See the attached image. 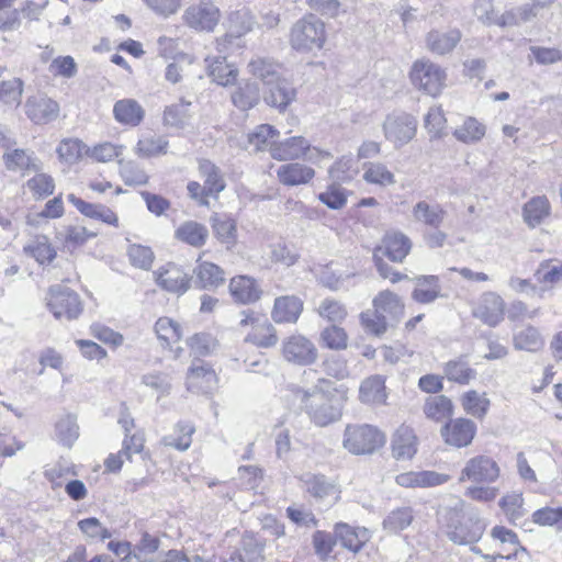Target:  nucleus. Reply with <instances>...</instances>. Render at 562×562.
<instances>
[{"label":"nucleus","mask_w":562,"mask_h":562,"mask_svg":"<svg viewBox=\"0 0 562 562\" xmlns=\"http://www.w3.org/2000/svg\"><path fill=\"white\" fill-rule=\"evenodd\" d=\"M296 396L311 422L317 427H326L342 416L341 401L333 393L315 386L312 390H299Z\"/></svg>","instance_id":"f257e3e1"},{"label":"nucleus","mask_w":562,"mask_h":562,"mask_svg":"<svg viewBox=\"0 0 562 562\" xmlns=\"http://www.w3.org/2000/svg\"><path fill=\"white\" fill-rule=\"evenodd\" d=\"M440 517L446 520L447 535L458 544L474 543L481 539L485 524L476 510L462 505L460 508L443 509Z\"/></svg>","instance_id":"f03ea898"},{"label":"nucleus","mask_w":562,"mask_h":562,"mask_svg":"<svg viewBox=\"0 0 562 562\" xmlns=\"http://www.w3.org/2000/svg\"><path fill=\"white\" fill-rule=\"evenodd\" d=\"M326 42L325 23L310 13L299 19L291 27L290 46L299 53H310L322 49Z\"/></svg>","instance_id":"7ed1b4c3"},{"label":"nucleus","mask_w":562,"mask_h":562,"mask_svg":"<svg viewBox=\"0 0 562 562\" xmlns=\"http://www.w3.org/2000/svg\"><path fill=\"white\" fill-rule=\"evenodd\" d=\"M46 305L57 319H77L83 310L79 294L65 284L49 286Z\"/></svg>","instance_id":"20e7f679"},{"label":"nucleus","mask_w":562,"mask_h":562,"mask_svg":"<svg viewBox=\"0 0 562 562\" xmlns=\"http://www.w3.org/2000/svg\"><path fill=\"white\" fill-rule=\"evenodd\" d=\"M384 442V435L370 425H348L342 440L344 448L353 454L373 453Z\"/></svg>","instance_id":"39448f33"},{"label":"nucleus","mask_w":562,"mask_h":562,"mask_svg":"<svg viewBox=\"0 0 562 562\" xmlns=\"http://www.w3.org/2000/svg\"><path fill=\"white\" fill-rule=\"evenodd\" d=\"M411 80L426 94L437 97L446 87L447 72L429 59H418L412 66Z\"/></svg>","instance_id":"423d86ee"},{"label":"nucleus","mask_w":562,"mask_h":562,"mask_svg":"<svg viewBox=\"0 0 562 562\" xmlns=\"http://www.w3.org/2000/svg\"><path fill=\"white\" fill-rule=\"evenodd\" d=\"M282 356L284 360L295 366H310L316 361L318 351L307 337L293 334L282 341Z\"/></svg>","instance_id":"0eeeda50"},{"label":"nucleus","mask_w":562,"mask_h":562,"mask_svg":"<svg viewBox=\"0 0 562 562\" xmlns=\"http://www.w3.org/2000/svg\"><path fill=\"white\" fill-rule=\"evenodd\" d=\"M417 130L416 119L407 113L387 115L383 123L384 136L396 147L411 142Z\"/></svg>","instance_id":"6e6552de"},{"label":"nucleus","mask_w":562,"mask_h":562,"mask_svg":"<svg viewBox=\"0 0 562 562\" xmlns=\"http://www.w3.org/2000/svg\"><path fill=\"white\" fill-rule=\"evenodd\" d=\"M182 19L191 29L211 32L220 21V10L210 2H201L189 7Z\"/></svg>","instance_id":"1a4fd4ad"},{"label":"nucleus","mask_w":562,"mask_h":562,"mask_svg":"<svg viewBox=\"0 0 562 562\" xmlns=\"http://www.w3.org/2000/svg\"><path fill=\"white\" fill-rule=\"evenodd\" d=\"M499 476L497 463L485 456H479L468 461L462 470L460 480H469L474 483L488 484Z\"/></svg>","instance_id":"9d476101"},{"label":"nucleus","mask_w":562,"mask_h":562,"mask_svg":"<svg viewBox=\"0 0 562 562\" xmlns=\"http://www.w3.org/2000/svg\"><path fill=\"white\" fill-rule=\"evenodd\" d=\"M262 98L267 105L284 112L296 99V89L288 79L280 76L276 82L263 87Z\"/></svg>","instance_id":"9b49d317"},{"label":"nucleus","mask_w":562,"mask_h":562,"mask_svg":"<svg viewBox=\"0 0 562 562\" xmlns=\"http://www.w3.org/2000/svg\"><path fill=\"white\" fill-rule=\"evenodd\" d=\"M412 249L411 239L401 232L386 233L381 241V245L376 246L373 254H378V257L385 256L393 262H402Z\"/></svg>","instance_id":"f8f14e48"},{"label":"nucleus","mask_w":562,"mask_h":562,"mask_svg":"<svg viewBox=\"0 0 562 562\" xmlns=\"http://www.w3.org/2000/svg\"><path fill=\"white\" fill-rule=\"evenodd\" d=\"M476 434V425L465 418H457L441 428V436L449 446L462 448L469 446Z\"/></svg>","instance_id":"ddd939ff"},{"label":"nucleus","mask_w":562,"mask_h":562,"mask_svg":"<svg viewBox=\"0 0 562 562\" xmlns=\"http://www.w3.org/2000/svg\"><path fill=\"white\" fill-rule=\"evenodd\" d=\"M228 289L234 301L244 305L257 303L263 294L260 283L249 276L232 278Z\"/></svg>","instance_id":"4468645a"},{"label":"nucleus","mask_w":562,"mask_h":562,"mask_svg":"<svg viewBox=\"0 0 562 562\" xmlns=\"http://www.w3.org/2000/svg\"><path fill=\"white\" fill-rule=\"evenodd\" d=\"M26 116L35 124H47L57 119L59 105L46 95L27 98L24 104Z\"/></svg>","instance_id":"2eb2a0df"},{"label":"nucleus","mask_w":562,"mask_h":562,"mask_svg":"<svg viewBox=\"0 0 562 562\" xmlns=\"http://www.w3.org/2000/svg\"><path fill=\"white\" fill-rule=\"evenodd\" d=\"M504 300L496 293L488 292L482 295L472 314L487 326L495 327L504 318Z\"/></svg>","instance_id":"dca6fc26"},{"label":"nucleus","mask_w":562,"mask_h":562,"mask_svg":"<svg viewBox=\"0 0 562 562\" xmlns=\"http://www.w3.org/2000/svg\"><path fill=\"white\" fill-rule=\"evenodd\" d=\"M310 149V142L303 136H292L281 142L273 143L270 155L279 161H294L303 158Z\"/></svg>","instance_id":"f3484780"},{"label":"nucleus","mask_w":562,"mask_h":562,"mask_svg":"<svg viewBox=\"0 0 562 562\" xmlns=\"http://www.w3.org/2000/svg\"><path fill=\"white\" fill-rule=\"evenodd\" d=\"M462 33L458 29L431 30L426 35V47L435 55L443 56L450 54L460 43Z\"/></svg>","instance_id":"a211bd4d"},{"label":"nucleus","mask_w":562,"mask_h":562,"mask_svg":"<svg viewBox=\"0 0 562 562\" xmlns=\"http://www.w3.org/2000/svg\"><path fill=\"white\" fill-rule=\"evenodd\" d=\"M303 311V302L295 295H283L274 300L271 318L277 324H294Z\"/></svg>","instance_id":"6ab92c4d"},{"label":"nucleus","mask_w":562,"mask_h":562,"mask_svg":"<svg viewBox=\"0 0 562 562\" xmlns=\"http://www.w3.org/2000/svg\"><path fill=\"white\" fill-rule=\"evenodd\" d=\"M155 274L157 284L166 291L182 294L189 289L191 277L176 265L168 263Z\"/></svg>","instance_id":"aec40b11"},{"label":"nucleus","mask_w":562,"mask_h":562,"mask_svg":"<svg viewBox=\"0 0 562 562\" xmlns=\"http://www.w3.org/2000/svg\"><path fill=\"white\" fill-rule=\"evenodd\" d=\"M280 64L273 58L256 56L247 65V71L256 80H259L263 87L272 85L281 76Z\"/></svg>","instance_id":"412c9836"},{"label":"nucleus","mask_w":562,"mask_h":562,"mask_svg":"<svg viewBox=\"0 0 562 562\" xmlns=\"http://www.w3.org/2000/svg\"><path fill=\"white\" fill-rule=\"evenodd\" d=\"M193 273L195 276V285L203 290L217 289L226 280L225 271L220 266L209 261H198Z\"/></svg>","instance_id":"4be33fe9"},{"label":"nucleus","mask_w":562,"mask_h":562,"mask_svg":"<svg viewBox=\"0 0 562 562\" xmlns=\"http://www.w3.org/2000/svg\"><path fill=\"white\" fill-rule=\"evenodd\" d=\"M449 479L434 471L406 472L396 476V483L404 488H427L440 485Z\"/></svg>","instance_id":"5701e85b"},{"label":"nucleus","mask_w":562,"mask_h":562,"mask_svg":"<svg viewBox=\"0 0 562 562\" xmlns=\"http://www.w3.org/2000/svg\"><path fill=\"white\" fill-rule=\"evenodd\" d=\"M76 473L71 467H54L45 472L53 490L65 488V492H87L82 481L74 479Z\"/></svg>","instance_id":"b1692460"},{"label":"nucleus","mask_w":562,"mask_h":562,"mask_svg":"<svg viewBox=\"0 0 562 562\" xmlns=\"http://www.w3.org/2000/svg\"><path fill=\"white\" fill-rule=\"evenodd\" d=\"M314 176L315 171L313 168L300 162L284 164L277 170L279 181L288 187L306 184Z\"/></svg>","instance_id":"393cba45"},{"label":"nucleus","mask_w":562,"mask_h":562,"mask_svg":"<svg viewBox=\"0 0 562 562\" xmlns=\"http://www.w3.org/2000/svg\"><path fill=\"white\" fill-rule=\"evenodd\" d=\"M335 536L344 548L355 553L359 552L370 540V532L367 528L351 527L342 522L336 525Z\"/></svg>","instance_id":"a878e982"},{"label":"nucleus","mask_w":562,"mask_h":562,"mask_svg":"<svg viewBox=\"0 0 562 562\" xmlns=\"http://www.w3.org/2000/svg\"><path fill=\"white\" fill-rule=\"evenodd\" d=\"M372 303L378 313L384 314V316L394 325L400 322L404 314V304L402 303V300L396 293L390 290L381 291L373 299Z\"/></svg>","instance_id":"bb28decb"},{"label":"nucleus","mask_w":562,"mask_h":562,"mask_svg":"<svg viewBox=\"0 0 562 562\" xmlns=\"http://www.w3.org/2000/svg\"><path fill=\"white\" fill-rule=\"evenodd\" d=\"M113 116L119 123L135 127L144 120L145 110L134 99H122L114 103Z\"/></svg>","instance_id":"cd10ccee"},{"label":"nucleus","mask_w":562,"mask_h":562,"mask_svg":"<svg viewBox=\"0 0 562 562\" xmlns=\"http://www.w3.org/2000/svg\"><path fill=\"white\" fill-rule=\"evenodd\" d=\"M412 214L417 223L437 229L443 223L447 212L440 204L423 200L414 205Z\"/></svg>","instance_id":"c85d7f7f"},{"label":"nucleus","mask_w":562,"mask_h":562,"mask_svg":"<svg viewBox=\"0 0 562 562\" xmlns=\"http://www.w3.org/2000/svg\"><path fill=\"white\" fill-rule=\"evenodd\" d=\"M392 451L397 460L413 458L417 451V438L412 428L401 426L393 436Z\"/></svg>","instance_id":"c756f323"},{"label":"nucleus","mask_w":562,"mask_h":562,"mask_svg":"<svg viewBox=\"0 0 562 562\" xmlns=\"http://www.w3.org/2000/svg\"><path fill=\"white\" fill-rule=\"evenodd\" d=\"M443 374L449 381L462 385L469 384L476 378V371L471 368L469 358L465 355L446 362L443 366Z\"/></svg>","instance_id":"7c9ffc66"},{"label":"nucleus","mask_w":562,"mask_h":562,"mask_svg":"<svg viewBox=\"0 0 562 562\" xmlns=\"http://www.w3.org/2000/svg\"><path fill=\"white\" fill-rule=\"evenodd\" d=\"M254 24V16L249 11L243 9L232 12L227 20V31L220 44L222 45L225 41L232 38L240 40L241 36L252 30Z\"/></svg>","instance_id":"2f4dec72"},{"label":"nucleus","mask_w":562,"mask_h":562,"mask_svg":"<svg viewBox=\"0 0 562 562\" xmlns=\"http://www.w3.org/2000/svg\"><path fill=\"white\" fill-rule=\"evenodd\" d=\"M414 281L416 283L412 293L414 301L429 304L440 296L441 286L437 276H418L414 278Z\"/></svg>","instance_id":"473e14b6"},{"label":"nucleus","mask_w":562,"mask_h":562,"mask_svg":"<svg viewBox=\"0 0 562 562\" xmlns=\"http://www.w3.org/2000/svg\"><path fill=\"white\" fill-rule=\"evenodd\" d=\"M231 100L233 104L241 110L248 111L256 106L260 100V90L256 81H245L232 92Z\"/></svg>","instance_id":"72a5a7b5"},{"label":"nucleus","mask_w":562,"mask_h":562,"mask_svg":"<svg viewBox=\"0 0 562 562\" xmlns=\"http://www.w3.org/2000/svg\"><path fill=\"white\" fill-rule=\"evenodd\" d=\"M245 341L251 342L259 348H271L278 342L277 330L267 318L261 317L246 335Z\"/></svg>","instance_id":"f704fd0d"},{"label":"nucleus","mask_w":562,"mask_h":562,"mask_svg":"<svg viewBox=\"0 0 562 562\" xmlns=\"http://www.w3.org/2000/svg\"><path fill=\"white\" fill-rule=\"evenodd\" d=\"M207 63V75L213 81L221 86H228L236 81L237 69L226 61L225 56L214 57L212 59L206 58Z\"/></svg>","instance_id":"c9c22d12"},{"label":"nucleus","mask_w":562,"mask_h":562,"mask_svg":"<svg viewBox=\"0 0 562 562\" xmlns=\"http://www.w3.org/2000/svg\"><path fill=\"white\" fill-rule=\"evenodd\" d=\"M175 236L177 239L199 248L205 245L209 231L206 226L201 223L187 221L176 229Z\"/></svg>","instance_id":"e433bc0d"},{"label":"nucleus","mask_w":562,"mask_h":562,"mask_svg":"<svg viewBox=\"0 0 562 562\" xmlns=\"http://www.w3.org/2000/svg\"><path fill=\"white\" fill-rule=\"evenodd\" d=\"M362 403L382 404L386 400L385 381L381 375H372L363 380L359 389Z\"/></svg>","instance_id":"4c0bfd02"},{"label":"nucleus","mask_w":562,"mask_h":562,"mask_svg":"<svg viewBox=\"0 0 562 562\" xmlns=\"http://www.w3.org/2000/svg\"><path fill=\"white\" fill-rule=\"evenodd\" d=\"M55 436L57 441L66 448H71L79 438L77 416L65 414L56 422Z\"/></svg>","instance_id":"58836bf2"},{"label":"nucleus","mask_w":562,"mask_h":562,"mask_svg":"<svg viewBox=\"0 0 562 562\" xmlns=\"http://www.w3.org/2000/svg\"><path fill=\"white\" fill-rule=\"evenodd\" d=\"M199 171L202 178H204L205 190L211 195L216 196L220 192L225 189V181L217 166L206 159L199 161Z\"/></svg>","instance_id":"ea45409f"},{"label":"nucleus","mask_w":562,"mask_h":562,"mask_svg":"<svg viewBox=\"0 0 562 562\" xmlns=\"http://www.w3.org/2000/svg\"><path fill=\"white\" fill-rule=\"evenodd\" d=\"M24 252L33 257L38 263H49L56 257V250L45 235H37L24 246Z\"/></svg>","instance_id":"a19ab883"},{"label":"nucleus","mask_w":562,"mask_h":562,"mask_svg":"<svg viewBox=\"0 0 562 562\" xmlns=\"http://www.w3.org/2000/svg\"><path fill=\"white\" fill-rule=\"evenodd\" d=\"M191 101L183 98L178 103L166 106L164 111V123L168 126L183 128L191 119Z\"/></svg>","instance_id":"79ce46f5"},{"label":"nucleus","mask_w":562,"mask_h":562,"mask_svg":"<svg viewBox=\"0 0 562 562\" xmlns=\"http://www.w3.org/2000/svg\"><path fill=\"white\" fill-rule=\"evenodd\" d=\"M453 405L446 395H437L427 398L424 405V413L427 418L435 422H442L452 415Z\"/></svg>","instance_id":"37998d69"},{"label":"nucleus","mask_w":562,"mask_h":562,"mask_svg":"<svg viewBox=\"0 0 562 562\" xmlns=\"http://www.w3.org/2000/svg\"><path fill=\"white\" fill-rule=\"evenodd\" d=\"M513 344L517 350L536 352L543 347L544 341L536 327L527 326L514 334Z\"/></svg>","instance_id":"c03bdc74"},{"label":"nucleus","mask_w":562,"mask_h":562,"mask_svg":"<svg viewBox=\"0 0 562 562\" xmlns=\"http://www.w3.org/2000/svg\"><path fill=\"white\" fill-rule=\"evenodd\" d=\"M550 203L546 196H536L524 206V220L530 227L539 225L549 215Z\"/></svg>","instance_id":"a18cd8bd"},{"label":"nucleus","mask_w":562,"mask_h":562,"mask_svg":"<svg viewBox=\"0 0 562 562\" xmlns=\"http://www.w3.org/2000/svg\"><path fill=\"white\" fill-rule=\"evenodd\" d=\"M211 221L216 238L228 247L235 245L237 238L236 222L226 215H215Z\"/></svg>","instance_id":"49530a36"},{"label":"nucleus","mask_w":562,"mask_h":562,"mask_svg":"<svg viewBox=\"0 0 562 562\" xmlns=\"http://www.w3.org/2000/svg\"><path fill=\"white\" fill-rule=\"evenodd\" d=\"M279 135V132L270 124L258 125L248 134V144L252 151H261L270 148L274 143L272 139Z\"/></svg>","instance_id":"de8ad7c7"},{"label":"nucleus","mask_w":562,"mask_h":562,"mask_svg":"<svg viewBox=\"0 0 562 562\" xmlns=\"http://www.w3.org/2000/svg\"><path fill=\"white\" fill-rule=\"evenodd\" d=\"M485 135V126L475 117H467L462 125L453 131V136L462 143L471 144L481 140Z\"/></svg>","instance_id":"09e8293b"},{"label":"nucleus","mask_w":562,"mask_h":562,"mask_svg":"<svg viewBox=\"0 0 562 562\" xmlns=\"http://www.w3.org/2000/svg\"><path fill=\"white\" fill-rule=\"evenodd\" d=\"M216 380L217 379L214 370L204 363L193 364L189 369L187 378L189 387L205 390L212 389V386L216 383Z\"/></svg>","instance_id":"8fccbe9b"},{"label":"nucleus","mask_w":562,"mask_h":562,"mask_svg":"<svg viewBox=\"0 0 562 562\" xmlns=\"http://www.w3.org/2000/svg\"><path fill=\"white\" fill-rule=\"evenodd\" d=\"M363 170L362 177L368 183L386 187L396 182L393 172L382 162H367L363 165Z\"/></svg>","instance_id":"3c124183"},{"label":"nucleus","mask_w":562,"mask_h":562,"mask_svg":"<svg viewBox=\"0 0 562 562\" xmlns=\"http://www.w3.org/2000/svg\"><path fill=\"white\" fill-rule=\"evenodd\" d=\"M491 536L504 547V551H507V554H497V557L502 559H509L512 555H516L520 549L518 537L510 529L503 526H495L491 531Z\"/></svg>","instance_id":"603ef678"},{"label":"nucleus","mask_w":562,"mask_h":562,"mask_svg":"<svg viewBox=\"0 0 562 562\" xmlns=\"http://www.w3.org/2000/svg\"><path fill=\"white\" fill-rule=\"evenodd\" d=\"M360 319L364 329L375 336H381L387 330L389 327L395 326L384 316V314H379L374 307L373 311L362 312L360 314Z\"/></svg>","instance_id":"864d4df0"},{"label":"nucleus","mask_w":562,"mask_h":562,"mask_svg":"<svg viewBox=\"0 0 562 562\" xmlns=\"http://www.w3.org/2000/svg\"><path fill=\"white\" fill-rule=\"evenodd\" d=\"M413 518V512L409 507L397 508L384 518L383 528L391 533H397L406 529L412 524Z\"/></svg>","instance_id":"5fc2aeb1"},{"label":"nucleus","mask_w":562,"mask_h":562,"mask_svg":"<svg viewBox=\"0 0 562 562\" xmlns=\"http://www.w3.org/2000/svg\"><path fill=\"white\" fill-rule=\"evenodd\" d=\"M168 148V140L161 136H147L138 140L135 151L139 157H154L165 155Z\"/></svg>","instance_id":"6e6d98bb"},{"label":"nucleus","mask_w":562,"mask_h":562,"mask_svg":"<svg viewBox=\"0 0 562 562\" xmlns=\"http://www.w3.org/2000/svg\"><path fill=\"white\" fill-rule=\"evenodd\" d=\"M321 340L325 347L333 350H342L348 346V335L344 328L336 325L324 328L321 333Z\"/></svg>","instance_id":"4d7b16f0"},{"label":"nucleus","mask_w":562,"mask_h":562,"mask_svg":"<svg viewBox=\"0 0 562 562\" xmlns=\"http://www.w3.org/2000/svg\"><path fill=\"white\" fill-rule=\"evenodd\" d=\"M447 119L440 106H432L425 116V128L431 138H441L446 133Z\"/></svg>","instance_id":"13d9d810"},{"label":"nucleus","mask_w":562,"mask_h":562,"mask_svg":"<svg viewBox=\"0 0 562 562\" xmlns=\"http://www.w3.org/2000/svg\"><path fill=\"white\" fill-rule=\"evenodd\" d=\"M120 175L127 186H143L148 181L146 172L134 161L120 160Z\"/></svg>","instance_id":"bf43d9fd"},{"label":"nucleus","mask_w":562,"mask_h":562,"mask_svg":"<svg viewBox=\"0 0 562 562\" xmlns=\"http://www.w3.org/2000/svg\"><path fill=\"white\" fill-rule=\"evenodd\" d=\"M490 400L476 391H469L463 397V408L476 418H483L488 409Z\"/></svg>","instance_id":"052dcab7"},{"label":"nucleus","mask_w":562,"mask_h":562,"mask_svg":"<svg viewBox=\"0 0 562 562\" xmlns=\"http://www.w3.org/2000/svg\"><path fill=\"white\" fill-rule=\"evenodd\" d=\"M499 506L512 522H516L526 514L521 494H506L501 499Z\"/></svg>","instance_id":"680f3d73"},{"label":"nucleus","mask_w":562,"mask_h":562,"mask_svg":"<svg viewBox=\"0 0 562 562\" xmlns=\"http://www.w3.org/2000/svg\"><path fill=\"white\" fill-rule=\"evenodd\" d=\"M159 544L160 541L157 537L145 532L133 550V558L138 562H153L151 555L159 549Z\"/></svg>","instance_id":"e2e57ef3"},{"label":"nucleus","mask_w":562,"mask_h":562,"mask_svg":"<svg viewBox=\"0 0 562 562\" xmlns=\"http://www.w3.org/2000/svg\"><path fill=\"white\" fill-rule=\"evenodd\" d=\"M321 317L331 323L342 322L347 316V310L342 303L334 299H325L318 306Z\"/></svg>","instance_id":"0e129e2a"},{"label":"nucleus","mask_w":562,"mask_h":562,"mask_svg":"<svg viewBox=\"0 0 562 562\" xmlns=\"http://www.w3.org/2000/svg\"><path fill=\"white\" fill-rule=\"evenodd\" d=\"M127 256L132 266L149 270L154 261V252L147 246L133 244L127 249Z\"/></svg>","instance_id":"69168bd1"},{"label":"nucleus","mask_w":562,"mask_h":562,"mask_svg":"<svg viewBox=\"0 0 562 562\" xmlns=\"http://www.w3.org/2000/svg\"><path fill=\"white\" fill-rule=\"evenodd\" d=\"M3 159L9 170L38 169L35 160L23 149H14L11 153H7L3 155Z\"/></svg>","instance_id":"338daca9"},{"label":"nucleus","mask_w":562,"mask_h":562,"mask_svg":"<svg viewBox=\"0 0 562 562\" xmlns=\"http://www.w3.org/2000/svg\"><path fill=\"white\" fill-rule=\"evenodd\" d=\"M539 282L554 284L562 280V263L558 261H543L536 271Z\"/></svg>","instance_id":"774afa93"}]
</instances>
